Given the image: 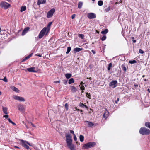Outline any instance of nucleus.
<instances>
[{
  "label": "nucleus",
  "mask_w": 150,
  "mask_h": 150,
  "mask_svg": "<svg viewBox=\"0 0 150 150\" xmlns=\"http://www.w3.org/2000/svg\"><path fill=\"white\" fill-rule=\"evenodd\" d=\"M139 132L142 135H147L150 133V130L145 127H142L139 130Z\"/></svg>",
  "instance_id": "obj_1"
},
{
  "label": "nucleus",
  "mask_w": 150,
  "mask_h": 150,
  "mask_svg": "<svg viewBox=\"0 0 150 150\" xmlns=\"http://www.w3.org/2000/svg\"><path fill=\"white\" fill-rule=\"evenodd\" d=\"M66 141L68 147H69L71 146V145H74L72 144V139H71V137L69 135H66Z\"/></svg>",
  "instance_id": "obj_2"
},
{
  "label": "nucleus",
  "mask_w": 150,
  "mask_h": 150,
  "mask_svg": "<svg viewBox=\"0 0 150 150\" xmlns=\"http://www.w3.org/2000/svg\"><path fill=\"white\" fill-rule=\"evenodd\" d=\"M96 144V143L94 142H89L85 144L83 147L85 149H88L93 147Z\"/></svg>",
  "instance_id": "obj_3"
},
{
  "label": "nucleus",
  "mask_w": 150,
  "mask_h": 150,
  "mask_svg": "<svg viewBox=\"0 0 150 150\" xmlns=\"http://www.w3.org/2000/svg\"><path fill=\"white\" fill-rule=\"evenodd\" d=\"M47 32V30H46V28H44L40 32V33L39 35L38 38L39 39L41 38L43 36L45 35V34L46 35V33Z\"/></svg>",
  "instance_id": "obj_4"
},
{
  "label": "nucleus",
  "mask_w": 150,
  "mask_h": 150,
  "mask_svg": "<svg viewBox=\"0 0 150 150\" xmlns=\"http://www.w3.org/2000/svg\"><path fill=\"white\" fill-rule=\"evenodd\" d=\"M55 9L54 8H52L50 10L47 14V18H50L51 17L55 12Z\"/></svg>",
  "instance_id": "obj_5"
},
{
  "label": "nucleus",
  "mask_w": 150,
  "mask_h": 150,
  "mask_svg": "<svg viewBox=\"0 0 150 150\" xmlns=\"http://www.w3.org/2000/svg\"><path fill=\"white\" fill-rule=\"evenodd\" d=\"M1 6L3 8H4L5 9H7L10 6V5L5 2H1L0 4Z\"/></svg>",
  "instance_id": "obj_6"
},
{
  "label": "nucleus",
  "mask_w": 150,
  "mask_h": 150,
  "mask_svg": "<svg viewBox=\"0 0 150 150\" xmlns=\"http://www.w3.org/2000/svg\"><path fill=\"white\" fill-rule=\"evenodd\" d=\"M27 142H28L27 141H24L23 140H21V143L22 146L26 148L27 150H28L29 149V147L27 145Z\"/></svg>",
  "instance_id": "obj_7"
},
{
  "label": "nucleus",
  "mask_w": 150,
  "mask_h": 150,
  "mask_svg": "<svg viewBox=\"0 0 150 150\" xmlns=\"http://www.w3.org/2000/svg\"><path fill=\"white\" fill-rule=\"evenodd\" d=\"M13 97L14 99L17 100L21 102L24 101H25V100L22 97H20L17 96H13Z\"/></svg>",
  "instance_id": "obj_8"
},
{
  "label": "nucleus",
  "mask_w": 150,
  "mask_h": 150,
  "mask_svg": "<svg viewBox=\"0 0 150 150\" xmlns=\"http://www.w3.org/2000/svg\"><path fill=\"white\" fill-rule=\"evenodd\" d=\"M117 83L116 80L113 81L110 83L109 86L112 88H114L116 87Z\"/></svg>",
  "instance_id": "obj_9"
},
{
  "label": "nucleus",
  "mask_w": 150,
  "mask_h": 150,
  "mask_svg": "<svg viewBox=\"0 0 150 150\" xmlns=\"http://www.w3.org/2000/svg\"><path fill=\"white\" fill-rule=\"evenodd\" d=\"M25 70H27L29 72H38V70L36 69L35 67L28 68L26 69Z\"/></svg>",
  "instance_id": "obj_10"
},
{
  "label": "nucleus",
  "mask_w": 150,
  "mask_h": 150,
  "mask_svg": "<svg viewBox=\"0 0 150 150\" xmlns=\"http://www.w3.org/2000/svg\"><path fill=\"white\" fill-rule=\"evenodd\" d=\"M87 17L90 19H93L96 18V14L93 13H90L88 14Z\"/></svg>",
  "instance_id": "obj_11"
},
{
  "label": "nucleus",
  "mask_w": 150,
  "mask_h": 150,
  "mask_svg": "<svg viewBox=\"0 0 150 150\" xmlns=\"http://www.w3.org/2000/svg\"><path fill=\"white\" fill-rule=\"evenodd\" d=\"M52 22H50L47 25V27H44V28H46V30H47V32L46 33V35H47L48 33L49 32L50 30V27L51 25L52 24Z\"/></svg>",
  "instance_id": "obj_12"
},
{
  "label": "nucleus",
  "mask_w": 150,
  "mask_h": 150,
  "mask_svg": "<svg viewBox=\"0 0 150 150\" xmlns=\"http://www.w3.org/2000/svg\"><path fill=\"white\" fill-rule=\"evenodd\" d=\"M30 28L29 27H27L25 28L23 31L22 35H25L28 31Z\"/></svg>",
  "instance_id": "obj_13"
},
{
  "label": "nucleus",
  "mask_w": 150,
  "mask_h": 150,
  "mask_svg": "<svg viewBox=\"0 0 150 150\" xmlns=\"http://www.w3.org/2000/svg\"><path fill=\"white\" fill-rule=\"evenodd\" d=\"M109 112L107 110L105 111V113L103 115V117L104 118L106 119L108 116Z\"/></svg>",
  "instance_id": "obj_14"
},
{
  "label": "nucleus",
  "mask_w": 150,
  "mask_h": 150,
  "mask_svg": "<svg viewBox=\"0 0 150 150\" xmlns=\"http://www.w3.org/2000/svg\"><path fill=\"white\" fill-rule=\"evenodd\" d=\"M18 109L20 111H23L24 110L25 108L23 105H18Z\"/></svg>",
  "instance_id": "obj_15"
},
{
  "label": "nucleus",
  "mask_w": 150,
  "mask_h": 150,
  "mask_svg": "<svg viewBox=\"0 0 150 150\" xmlns=\"http://www.w3.org/2000/svg\"><path fill=\"white\" fill-rule=\"evenodd\" d=\"M46 0H38L37 2V4L40 5L42 4H45L46 2Z\"/></svg>",
  "instance_id": "obj_16"
},
{
  "label": "nucleus",
  "mask_w": 150,
  "mask_h": 150,
  "mask_svg": "<svg viewBox=\"0 0 150 150\" xmlns=\"http://www.w3.org/2000/svg\"><path fill=\"white\" fill-rule=\"evenodd\" d=\"M121 67L122 70L124 71V72L125 73L127 70L126 65L124 64H122L121 66Z\"/></svg>",
  "instance_id": "obj_17"
},
{
  "label": "nucleus",
  "mask_w": 150,
  "mask_h": 150,
  "mask_svg": "<svg viewBox=\"0 0 150 150\" xmlns=\"http://www.w3.org/2000/svg\"><path fill=\"white\" fill-rule=\"evenodd\" d=\"M85 122L88 123V127H91L94 125V124L93 123L90 121H85Z\"/></svg>",
  "instance_id": "obj_18"
},
{
  "label": "nucleus",
  "mask_w": 150,
  "mask_h": 150,
  "mask_svg": "<svg viewBox=\"0 0 150 150\" xmlns=\"http://www.w3.org/2000/svg\"><path fill=\"white\" fill-rule=\"evenodd\" d=\"M32 54H33L32 53V54H29V55H28L27 57H26L25 58H24V59H23L22 61L23 62H25L26 60L28 59L29 58H30V57H31V56L32 55Z\"/></svg>",
  "instance_id": "obj_19"
},
{
  "label": "nucleus",
  "mask_w": 150,
  "mask_h": 150,
  "mask_svg": "<svg viewBox=\"0 0 150 150\" xmlns=\"http://www.w3.org/2000/svg\"><path fill=\"white\" fill-rule=\"evenodd\" d=\"M71 91L75 93L77 91V89L74 86H71Z\"/></svg>",
  "instance_id": "obj_20"
},
{
  "label": "nucleus",
  "mask_w": 150,
  "mask_h": 150,
  "mask_svg": "<svg viewBox=\"0 0 150 150\" xmlns=\"http://www.w3.org/2000/svg\"><path fill=\"white\" fill-rule=\"evenodd\" d=\"M82 50V49L78 47H76L75 48L74 50L75 52H79L81 50Z\"/></svg>",
  "instance_id": "obj_21"
},
{
  "label": "nucleus",
  "mask_w": 150,
  "mask_h": 150,
  "mask_svg": "<svg viewBox=\"0 0 150 150\" xmlns=\"http://www.w3.org/2000/svg\"><path fill=\"white\" fill-rule=\"evenodd\" d=\"M72 76V74L70 73H67L65 74V76L67 79L70 78Z\"/></svg>",
  "instance_id": "obj_22"
},
{
  "label": "nucleus",
  "mask_w": 150,
  "mask_h": 150,
  "mask_svg": "<svg viewBox=\"0 0 150 150\" xmlns=\"http://www.w3.org/2000/svg\"><path fill=\"white\" fill-rule=\"evenodd\" d=\"M11 88L13 91L16 92H18L19 91L18 89L17 88L15 87L14 86H12L11 87Z\"/></svg>",
  "instance_id": "obj_23"
},
{
  "label": "nucleus",
  "mask_w": 150,
  "mask_h": 150,
  "mask_svg": "<svg viewBox=\"0 0 150 150\" xmlns=\"http://www.w3.org/2000/svg\"><path fill=\"white\" fill-rule=\"evenodd\" d=\"M79 106H80L82 107L83 108H88L87 106L86 105H85L83 103H80L79 104Z\"/></svg>",
  "instance_id": "obj_24"
},
{
  "label": "nucleus",
  "mask_w": 150,
  "mask_h": 150,
  "mask_svg": "<svg viewBox=\"0 0 150 150\" xmlns=\"http://www.w3.org/2000/svg\"><path fill=\"white\" fill-rule=\"evenodd\" d=\"M26 7L25 6H23L21 7L20 11L22 12L26 10Z\"/></svg>",
  "instance_id": "obj_25"
},
{
  "label": "nucleus",
  "mask_w": 150,
  "mask_h": 150,
  "mask_svg": "<svg viewBox=\"0 0 150 150\" xmlns=\"http://www.w3.org/2000/svg\"><path fill=\"white\" fill-rule=\"evenodd\" d=\"M83 5V3L81 2H79L78 4V8L79 9L82 8V6Z\"/></svg>",
  "instance_id": "obj_26"
},
{
  "label": "nucleus",
  "mask_w": 150,
  "mask_h": 150,
  "mask_svg": "<svg viewBox=\"0 0 150 150\" xmlns=\"http://www.w3.org/2000/svg\"><path fill=\"white\" fill-rule=\"evenodd\" d=\"M7 108L6 107H3V112L6 114H8L7 112Z\"/></svg>",
  "instance_id": "obj_27"
},
{
  "label": "nucleus",
  "mask_w": 150,
  "mask_h": 150,
  "mask_svg": "<svg viewBox=\"0 0 150 150\" xmlns=\"http://www.w3.org/2000/svg\"><path fill=\"white\" fill-rule=\"evenodd\" d=\"M74 79L73 78H72L69 79L68 82V83L69 84H71L72 83H74Z\"/></svg>",
  "instance_id": "obj_28"
},
{
  "label": "nucleus",
  "mask_w": 150,
  "mask_h": 150,
  "mask_svg": "<svg viewBox=\"0 0 150 150\" xmlns=\"http://www.w3.org/2000/svg\"><path fill=\"white\" fill-rule=\"evenodd\" d=\"M84 137L82 135H81L79 136V139L81 142H82L84 140Z\"/></svg>",
  "instance_id": "obj_29"
},
{
  "label": "nucleus",
  "mask_w": 150,
  "mask_h": 150,
  "mask_svg": "<svg viewBox=\"0 0 150 150\" xmlns=\"http://www.w3.org/2000/svg\"><path fill=\"white\" fill-rule=\"evenodd\" d=\"M145 126L147 127L150 129V122H147L145 123Z\"/></svg>",
  "instance_id": "obj_30"
},
{
  "label": "nucleus",
  "mask_w": 150,
  "mask_h": 150,
  "mask_svg": "<svg viewBox=\"0 0 150 150\" xmlns=\"http://www.w3.org/2000/svg\"><path fill=\"white\" fill-rule=\"evenodd\" d=\"M98 4L99 6H102L103 4V2L102 1L100 0L98 1Z\"/></svg>",
  "instance_id": "obj_31"
},
{
  "label": "nucleus",
  "mask_w": 150,
  "mask_h": 150,
  "mask_svg": "<svg viewBox=\"0 0 150 150\" xmlns=\"http://www.w3.org/2000/svg\"><path fill=\"white\" fill-rule=\"evenodd\" d=\"M75 147V146L74 145H71V146L69 147L68 148H69L71 150H76Z\"/></svg>",
  "instance_id": "obj_32"
},
{
  "label": "nucleus",
  "mask_w": 150,
  "mask_h": 150,
  "mask_svg": "<svg viewBox=\"0 0 150 150\" xmlns=\"http://www.w3.org/2000/svg\"><path fill=\"white\" fill-rule=\"evenodd\" d=\"M108 32V30L107 29H105L104 31H102L101 32V33L103 34H105Z\"/></svg>",
  "instance_id": "obj_33"
},
{
  "label": "nucleus",
  "mask_w": 150,
  "mask_h": 150,
  "mask_svg": "<svg viewBox=\"0 0 150 150\" xmlns=\"http://www.w3.org/2000/svg\"><path fill=\"white\" fill-rule=\"evenodd\" d=\"M71 48L70 47H69L67 48V51L66 52L67 54H68L71 51Z\"/></svg>",
  "instance_id": "obj_34"
},
{
  "label": "nucleus",
  "mask_w": 150,
  "mask_h": 150,
  "mask_svg": "<svg viewBox=\"0 0 150 150\" xmlns=\"http://www.w3.org/2000/svg\"><path fill=\"white\" fill-rule=\"evenodd\" d=\"M129 63L133 64L136 63L137 61L135 60H129Z\"/></svg>",
  "instance_id": "obj_35"
},
{
  "label": "nucleus",
  "mask_w": 150,
  "mask_h": 150,
  "mask_svg": "<svg viewBox=\"0 0 150 150\" xmlns=\"http://www.w3.org/2000/svg\"><path fill=\"white\" fill-rule=\"evenodd\" d=\"M112 67V64L111 63H110L108 64V67L107 68L108 70L109 71L110 70Z\"/></svg>",
  "instance_id": "obj_36"
},
{
  "label": "nucleus",
  "mask_w": 150,
  "mask_h": 150,
  "mask_svg": "<svg viewBox=\"0 0 150 150\" xmlns=\"http://www.w3.org/2000/svg\"><path fill=\"white\" fill-rule=\"evenodd\" d=\"M8 120L10 123H12L13 125H16V124L11 120L10 118H8Z\"/></svg>",
  "instance_id": "obj_37"
},
{
  "label": "nucleus",
  "mask_w": 150,
  "mask_h": 150,
  "mask_svg": "<svg viewBox=\"0 0 150 150\" xmlns=\"http://www.w3.org/2000/svg\"><path fill=\"white\" fill-rule=\"evenodd\" d=\"M78 36L82 39H83L84 38V35L83 34H79Z\"/></svg>",
  "instance_id": "obj_38"
},
{
  "label": "nucleus",
  "mask_w": 150,
  "mask_h": 150,
  "mask_svg": "<svg viewBox=\"0 0 150 150\" xmlns=\"http://www.w3.org/2000/svg\"><path fill=\"white\" fill-rule=\"evenodd\" d=\"M106 38V35H104L101 38V40L102 41L105 40Z\"/></svg>",
  "instance_id": "obj_39"
},
{
  "label": "nucleus",
  "mask_w": 150,
  "mask_h": 150,
  "mask_svg": "<svg viewBox=\"0 0 150 150\" xmlns=\"http://www.w3.org/2000/svg\"><path fill=\"white\" fill-rule=\"evenodd\" d=\"M110 6H109L107 8H106L105 10V11L106 12H109V11L110 10Z\"/></svg>",
  "instance_id": "obj_40"
},
{
  "label": "nucleus",
  "mask_w": 150,
  "mask_h": 150,
  "mask_svg": "<svg viewBox=\"0 0 150 150\" xmlns=\"http://www.w3.org/2000/svg\"><path fill=\"white\" fill-rule=\"evenodd\" d=\"M1 80L4 81L5 82H8L6 76H5L4 78Z\"/></svg>",
  "instance_id": "obj_41"
},
{
  "label": "nucleus",
  "mask_w": 150,
  "mask_h": 150,
  "mask_svg": "<svg viewBox=\"0 0 150 150\" xmlns=\"http://www.w3.org/2000/svg\"><path fill=\"white\" fill-rule=\"evenodd\" d=\"M65 107L67 111L68 109V105L67 103H66L65 104Z\"/></svg>",
  "instance_id": "obj_42"
},
{
  "label": "nucleus",
  "mask_w": 150,
  "mask_h": 150,
  "mask_svg": "<svg viewBox=\"0 0 150 150\" xmlns=\"http://www.w3.org/2000/svg\"><path fill=\"white\" fill-rule=\"evenodd\" d=\"M86 93V94L87 97L89 99H91V98H89L91 96L90 93Z\"/></svg>",
  "instance_id": "obj_43"
},
{
  "label": "nucleus",
  "mask_w": 150,
  "mask_h": 150,
  "mask_svg": "<svg viewBox=\"0 0 150 150\" xmlns=\"http://www.w3.org/2000/svg\"><path fill=\"white\" fill-rule=\"evenodd\" d=\"M139 52L141 54H143L144 53V52L142 50L140 49L139 50Z\"/></svg>",
  "instance_id": "obj_44"
},
{
  "label": "nucleus",
  "mask_w": 150,
  "mask_h": 150,
  "mask_svg": "<svg viewBox=\"0 0 150 150\" xmlns=\"http://www.w3.org/2000/svg\"><path fill=\"white\" fill-rule=\"evenodd\" d=\"M74 139L75 141H76L77 140L76 137L75 135H74Z\"/></svg>",
  "instance_id": "obj_45"
},
{
  "label": "nucleus",
  "mask_w": 150,
  "mask_h": 150,
  "mask_svg": "<svg viewBox=\"0 0 150 150\" xmlns=\"http://www.w3.org/2000/svg\"><path fill=\"white\" fill-rule=\"evenodd\" d=\"M80 89L81 90H83H83H85L84 87V86H82L81 87Z\"/></svg>",
  "instance_id": "obj_46"
},
{
  "label": "nucleus",
  "mask_w": 150,
  "mask_h": 150,
  "mask_svg": "<svg viewBox=\"0 0 150 150\" xmlns=\"http://www.w3.org/2000/svg\"><path fill=\"white\" fill-rule=\"evenodd\" d=\"M70 132L71 133H72L74 135H75L74 133V132L73 131V130H70Z\"/></svg>",
  "instance_id": "obj_47"
},
{
  "label": "nucleus",
  "mask_w": 150,
  "mask_h": 150,
  "mask_svg": "<svg viewBox=\"0 0 150 150\" xmlns=\"http://www.w3.org/2000/svg\"><path fill=\"white\" fill-rule=\"evenodd\" d=\"M75 14H73L71 16V18L72 19H73L75 17Z\"/></svg>",
  "instance_id": "obj_48"
},
{
  "label": "nucleus",
  "mask_w": 150,
  "mask_h": 150,
  "mask_svg": "<svg viewBox=\"0 0 150 150\" xmlns=\"http://www.w3.org/2000/svg\"><path fill=\"white\" fill-rule=\"evenodd\" d=\"M8 115H4L3 116V117H5L6 118H7L8 117Z\"/></svg>",
  "instance_id": "obj_49"
},
{
  "label": "nucleus",
  "mask_w": 150,
  "mask_h": 150,
  "mask_svg": "<svg viewBox=\"0 0 150 150\" xmlns=\"http://www.w3.org/2000/svg\"><path fill=\"white\" fill-rule=\"evenodd\" d=\"M119 98H118L117 99V100H116L115 101V103H117V102L118 101H119Z\"/></svg>",
  "instance_id": "obj_50"
},
{
  "label": "nucleus",
  "mask_w": 150,
  "mask_h": 150,
  "mask_svg": "<svg viewBox=\"0 0 150 150\" xmlns=\"http://www.w3.org/2000/svg\"><path fill=\"white\" fill-rule=\"evenodd\" d=\"M27 144H28L29 145V146H33V144H30V143H29L28 142H27Z\"/></svg>",
  "instance_id": "obj_51"
},
{
  "label": "nucleus",
  "mask_w": 150,
  "mask_h": 150,
  "mask_svg": "<svg viewBox=\"0 0 150 150\" xmlns=\"http://www.w3.org/2000/svg\"><path fill=\"white\" fill-rule=\"evenodd\" d=\"M67 81L64 80V83L65 84H67Z\"/></svg>",
  "instance_id": "obj_52"
},
{
  "label": "nucleus",
  "mask_w": 150,
  "mask_h": 150,
  "mask_svg": "<svg viewBox=\"0 0 150 150\" xmlns=\"http://www.w3.org/2000/svg\"><path fill=\"white\" fill-rule=\"evenodd\" d=\"M91 51H92V52L93 53V54H95V51H94V50H92Z\"/></svg>",
  "instance_id": "obj_53"
},
{
  "label": "nucleus",
  "mask_w": 150,
  "mask_h": 150,
  "mask_svg": "<svg viewBox=\"0 0 150 150\" xmlns=\"http://www.w3.org/2000/svg\"><path fill=\"white\" fill-rule=\"evenodd\" d=\"M60 82V81H55L54 82V83H59Z\"/></svg>",
  "instance_id": "obj_54"
},
{
  "label": "nucleus",
  "mask_w": 150,
  "mask_h": 150,
  "mask_svg": "<svg viewBox=\"0 0 150 150\" xmlns=\"http://www.w3.org/2000/svg\"><path fill=\"white\" fill-rule=\"evenodd\" d=\"M36 55L37 56H38L39 57H41V55H40V54H36Z\"/></svg>",
  "instance_id": "obj_55"
},
{
  "label": "nucleus",
  "mask_w": 150,
  "mask_h": 150,
  "mask_svg": "<svg viewBox=\"0 0 150 150\" xmlns=\"http://www.w3.org/2000/svg\"><path fill=\"white\" fill-rule=\"evenodd\" d=\"M80 84L81 85H82L83 84H84V83L83 82H81Z\"/></svg>",
  "instance_id": "obj_56"
},
{
  "label": "nucleus",
  "mask_w": 150,
  "mask_h": 150,
  "mask_svg": "<svg viewBox=\"0 0 150 150\" xmlns=\"http://www.w3.org/2000/svg\"><path fill=\"white\" fill-rule=\"evenodd\" d=\"M136 40H133V42L134 43H135L136 42Z\"/></svg>",
  "instance_id": "obj_57"
},
{
  "label": "nucleus",
  "mask_w": 150,
  "mask_h": 150,
  "mask_svg": "<svg viewBox=\"0 0 150 150\" xmlns=\"http://www.w3.org/2000/svg\"><path fill=\"white\" fill-rule=\"evenodd\" d=\"M31 125L33 127H35V126L33 124L31 123Z\"/></svg>",
  "instance_id": "obj_58"
},
{
  "label": "nucleus",
  "mask_w": 150,
  "mask_h": 150,
  "mask_svg": "<svg viewBox=\"0 0 150 150\" xmlns=\"http://www.w3.org/2000/svg\"><path fill=\"white\" fill-rule=\"evenodd\" d=\"M15 148H18V149H19V147H18L17 146H15Z\"/></svg>",
  "instance_id": "obj_59"
},
{
  "label": "nucleus",
  "mask_w": 150,
  "mask_h": 150,
  "mask_svg": "<svg viewBox=\"0 0 150 150\" xmlns=\"http://www.w3.org/2000/svg\"><path fill=\"white\" fill-rule=\"evenodd\" d=\"M147 91L149 92H150V89H147Z\"/></svg>",
  "instance_id": "obj_60"
},
{
  "label": "nucleus",
  "mask_w": 150,
  "mask_h": 150,
  "mask_svg": "<svg viewBox=\"0 0 150 150\" xmlns=\"http://www.w3.org/2000/svg\"><path fill=\"white\" fill-rule=\"evenodd\" d=\"M131 39L132 40H133L134 39V37H131Z\"/></svg>",
  "instance_id": "obj_61"
},
{
  "label": "nucleus",
  "mask_w": 150,
  "mask_h": 150,
  "mask_svg": "<svg viewBox=\"0 0 150 150\" xmlns=\"http://www.w3.org/2000/svg\"><path fill=\"white\" fill-rule=\"evenodd\" d=\"M76 110H77L78 111H80V110L79 109H76V110H75L74 111H76Z\"/></svg>",
  "instance_id": "obj_62"
},
{
  "label": "nucleus",
  "mask_w": 150,
  "mask_h": 150,
  "mask_svg": "<svg viewBox=\"0 0 150 150\" xmlns=\"http://www.w3.org/2000/svg\"><path fill=\"white\" fill-rule=\"evenodd\" d=\"M80 111L81 112H83V110H80Z\"/></svg>",
  "instance_id": "obj_63"
},
{
  "label": "nucleus",
  "mask_w": 150,
  "mask_h": 150,
  "mask_svg": "<svg viewBox=\"0 0 150 150\" xmlns=\"http://www.w3.org/2000/svg\"><path fill=\"white\" fill-rule=\"evenodd\" d=\"M145 76L144 75H143L142 76V77H144Z\"/></svg>",
  "instance_id": "obj_64"
}]
</instances>
